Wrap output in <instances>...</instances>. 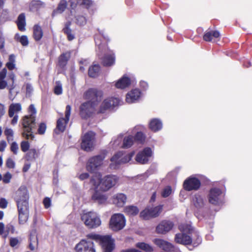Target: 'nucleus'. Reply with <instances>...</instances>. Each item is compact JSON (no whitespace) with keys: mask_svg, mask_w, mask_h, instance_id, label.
<instances>
[{"mask_svg":"<svg viewBox=\"0 0 252 252\" xmlns=\"http://www.w3.org/2000/svg\"><path fill=\"white\" fill-rule=\"evenodd\" d=\"M35 117L32 115L25 116L22 119L21 123L23 128L22 135L27 140H32L34 137L32 130L35 127Z\"/></svg>","mask_w":252,"mask_h":252,"instance_id":"5","label":"nucleus"},{"mask_svg":"<svg viewBox=\"0 0 252 252\" xmlns=\"http://www.w3.org/2000/svg\"><path fill=\"white\" fill-rule=\"evenodd\" d=\"M15 38L19 41L23 46H27L29 44L28 37L26 35H22L20 37V36L17 34L15 35Z\"/></svg>","mask_w":252,"mask_h":252,"instance_id":"45","label":"nucleus"},{"mask_svg":"<svg viewBox=\"0 0 252 252\" xmlns=\"http://www.w3.org/2000/svg\"><path fill=\"white\" fill-rule=\"evenodd\" d=\"M220 36V34L218 31H209L205 33L203 36V39L206 41H211L212 40L213 37L218 38Z\"/></svg>","mask_w":252,"mask_h":252,"instance_id":"32","label":"nucleus"},{"mask_svg":"<svg viewBox=\"0 0 252 252\" xmlns=\"http://www.w3.org/2000/svg\"><path fill=\"white\" fill-rule=\"evenodd\" d=\"M154 243L160 248L165 251H171L173 248L171 243L162 239H155L154 240Z\"/></svg>","mask_w":252,"mask_h":252,"instance_id":"25","label":"nucleus"},{"mask_svg":"<svg viewBox=\"0 0 252 252\" xmlns=\"http://www.w3.org/2000/svg\"><path fill=\"white\" fill-rule=\"evenodd\" d=\"M126 196L125 194L119 193L113 195L112 201L117 207H122L126 203Z\"/></svg>","mask_w":252,"mask_h":252,"instance_id":"24","label":"nucleus"},{"mask_svg":"<svg viewBox=\"0 0 252 252\" xmlns=\"http://www.w3.org/2000/svg\"><path fill=\"white\" fill-rule=\"evenodd\" d=\"M33 91V88L31 84H26V94H30Z\"/></svg>","mask_w":252,"mask_h":252,"instance_id":"63","label":"nucleus"},{"mask_svg":"<svg viewBox=\"0 0 252 252\" xmlns=\"http://www.w3.org/2000/svg\"><path fill=\"white\" fill-rule=\"evenodd\" d=\"M99 175L93 176L90 180L94 187L99 189L103 192L107 191L114 187L118 181V178L114 175H107L100 179Z\"/></svg>","mask_w":252,"mask_h":252,"instance_id":"2","label":"nucleus"},{"mask_svg":"<svg viewBox=\"0 0 252 252\" xmlns=\"http://www.w3.org/2000/svg\"><path fill=\"white\" fill-rule=\"evenodd\" d=\"M29 112L30 113L29 115H32L35 117L36 110L33 104H31L30 105L29 107Z\"/></svg>","mask_w":252,"mask_h":252,"instance_id":"59","label":"nucleus"},{"mask_svg":"<svg viewBox=\"0 0 252 252\" xmlns=\"http://www.w3.org/2000/svg\"><path fill=\"white\" fill-rule=\"evenodd\" d=\"M18 29L22 32L25 31L26 19L25 15L24 13L20 14L16 22Z\"/></svg>","mask_w":252,"mask_h":252,"instance_id":"31","label":"nucleus"},{"mask_svg":"<svg viewBox=\"0 0 252 252\" xmlns=\"http://www.w3.org/2000/svg\"><path fill=\"white\" fill-rule=\"evenodd\" d=\"M38 240L36 236L31 235L30 236L29 247L32 251L35 249V246L37 245Z\"/></svg>","mask_w":252,"mask_h":252,"instance_id":"41","label":"nucleus"},{"mask_svg":"<svg viewBox=\"0 0 252 252\" xmlns=\"http://www.w3.org/2000/svg\"><path fill=\"white\" fill-rule=\"evenodd\" d=\"M130 84V79L126 76H124L117 81L115 86L118 89H123L129 86Z\"/></svg>","mask_w":252,"mask_h":252,"instance_id":"28","label":"nucleus"},{"mask_svg":"<svg viewBox=\"0 0 252 252\" xmlns=\"http://www.w3.org/2000/svg\"><path fill=\"white\" fill-rule=\"evenodd\" d=\"M205 198L199 194H195L192 199V203L194 207V214L198 219L203 217L202 210L206 203Z\"/></svg>","mask_w":252,"mask_h":252,"instance_id":"9","label":"nucleus"},{"mask_svg":"<svg viewBox=\"0 0 252 252\" xmlns=\"http://www.w3.org/2000/svg\"><path fill=\"white\" fill-rule=\"evenodd\" d=\"M75 249L76 252H95L94 243L91 240H82Z\"/></svg>","mask_w":252,"mask_h":252,"instance_id":"16","label":"nucleus"},{"mask_svg":"<svg viewBox=\"0 0 252 252\" xmlns=\"http://www.w3.org/2000/svg\"><path fill=\"white\" fill-rule=\"evenodd\" d=\"M94 192L92 196V200L99 204H103L105 203L107 200V196L104 193L99 191V189H96L94 187Z\"/></svg>","mask_w":252,"mask_h":252,"instance_id":"21","label":"nucleus"},{"mask_svg":"<svg viewBox=\"0 0 252 252\" xmlns=\"http://www.w3.org/2000/svg\"><path fill=\"white\" fill-rule=\"evenodd\" d=\"M6 166L9 168H14L15 166L14 161L11 158H8L6 161Z\"/></svg>","mask_w":252,"mask_h":252,"instance_id":"57","label":"nucleus"},{"mask_svg":"<svg viewBox=\"0 0 252 252\" xmlns=\"http://www.w3.org/2000/svg\"><path fill=\"white\" fill-rule=\"evenodd\" d=\"M11 178V174L9 172H7L3 175L2 180L4 183L8 184L10 182Z\"/></svg>","mask_w":252,"mask_h":252,"instance_id":"55","label":"nucleus"},{"mask_svg":"<svg viewBox=\"0 0 252 252\" xmlns=\"http://www.w3.org/2000/svg\"><path fill=\"white\" fill-rule=\"evenodd\" d=\"M20 241L17 237H11L9 239V245L11 247H14L18 245Z\"/></svg>","mask_w":252,"mask_h":252,"instance_id":"54","label":"nucleus"},{"mask_svg":"<svg viewBox=\"0 0 252 252\" xmlns=\"http://www.w3.org/2000/svg\"><path fill=\"white\" fill-rule=\"evenodd\" d=\"M133 155V152L126 155L122 152L117 153L111 158L112 163L110 165V168L116 169L118 168L121 164L128 162L131 160Z\"/></svg>","mask_w":252,"mask_h":252,"instance_id":"8","label":"nucleus"},{"mask_svg":"<svg viewBox=\"0 0 252 252\" xmlns=\"http://www.w3.org/2000/svg\"><path fill=\"white\" fill-rule=\"evenodd\" d=\"M96 105L92 103L91 102H86L82 104L80 107V114L83 119L90 117L94 111Z\"/></svg>","mask_w":252,"mask_h":252,"instance_id":"18","label":"nucleus"},{"mask_svg":"<svg viewBox=\"0 0 252 252\" xmlns=\"http://www.w3.org/2000/svg\"><path fill=\"white\" fill-rule=\"evenodd\" d=\"M14 75H12L11 76L12 84L10 85L9 86H7V83L4 80H0V90L4 89L6 87H7V89L9 90V93L10 94H11L12 93V91L15 88V86L14 85Z\"/></svg>","mask_w":252,"mask_h":252,"instance_id":"34","label":"nucleus"},{"mask_svg":"<svg viewBox=\"0 0 252 252\" xmlns=\"http://www.w3.org/2000/svg\"><path fill=\"white\" fill-rule=\"evenodd\" d=\"M7 73V70L6 68H3L0 72V80H4Z\"/></svg>","mask_w":252,"mask_h":252,"instance_id":"64","label":"nucleus"},{"mask_svg":"<svg viewBox=\"0 0 252 252\" xmlns=\"http://www.w3.org/2000/svg\"><path fill=\"white\" fill-rule=\"evenodd\" d=\"M121 100L117 97H111L106 98L102 103L98 112L103 113L106 110L113 109L118 106Z\"/></svg>","mask_w":252,"mask_h":252,"instance_id":"17","label":"nucleus"},{"mask_svg":"<svg viewBox=\"0 0 252 252\" xmlns=\"http://www.w3.org/2000/svg\"><path fill=\"white\" fill-rule=\"evenodd\" d=\"M20 147L23 152H26L29 150L30 143L27 141H23L21 142Z\"/></svg>","mask_w":252,"mask_h":252,"instance_id":"51","label":"nucleus"},{"mask_svg":"<svg viewBox=\"0 0 252 252\" xmlns=\"http://www.w3.org/2000/svg\"><path fill=\"white\" fill-rule=\"evenodd\" d=\"M78 3L89 6L92 4L93 2L90 0H79Z\"/></svg>","mask_w":252,"mask_h":252,"instance_id":"62","label":"nucleus"},{"mask_svg":"<svg viewBox=\"0 0 252 252\" xmlns=\"http://www.w3.org/2000/svg\"><path fill=\"white\" fill-rule=\"evenodd\" d=\"M18 145L16 142L12 141L10 145V150L14 155H17L18 151Z\"/></svg>","mask_w":252,"mask_h":252,"instance_id":"53","label":"nucleus"},{"mask_svg":"<svg viewBox=\"0 0 252 252\" xmlns=\"http://www.w3.org/2000/svg\"><path fill=\"white\" fill-rule=\"evenodd\" d=\"M172 189L170 186L165 187L161 191V194L163 197H167L171 194Z\"/></svg>","mask_w":252,"mask_h":252,"instance_id":"50","label":"nucleus"},{"mask_svg":"<svg viewBox=\"0 0 252 252\" xmlns=\"http://www.w3.org/2000/svg\"><path fill=\"white\" fill-rule=\"evenodd\" d=\"M70 25L71 22H67L65 24L64 28L63 30V32L67 35V39L70 41L73 40L74 38V36L72 33L71 30L70 29Z\"/></svg>","mask_w":252,"mask_h":252,"instance_id":"35","label":"nucleus"},{"mask_svg":"<svg viewBox=\"0 0 252 252\" xmlns=\"http://www.w3.org/2000/svg\"><path fill=\"white\" fill-rule=\"evenodd\" d=\"M141 96V92L138 89H134L127 93L126 100L128 103L136 102Z\"/></svg>","mask_w":252,"mask_h":252,"instance_id":"23","label":"nucleus"},{"mask_svg":"<svg viewBox=\"0 0 252 252\" xmlns=\"http://www.w3.org/2000/svg\"><path fill=\"white\" fill-rule=\"evenodd\" d=\"M154 243L160 248L165 251H171L173 248L171 243L162 239H155L154 240Z\"/></svg>","mask_w":252,"mask_h":252,"instance_id":"26","label":"nucleus"},{"mask_svg":"<svg viewBox=\"0 0 252 252\" xmlns=\"http://www.w3.org/2000/svg\"><path fill=\"white\" fill-rule=\"evenodd\" d=\"M16 202L18 213H29V196L27 188L20 187L15 192L14 197Z\"/></svg>","mask_w":252,"mask_h":252,"instance_id":"4","label":"nucleus"},{"mask_svg":"<svg viewBox=\"0 0 252 252\" xmlns=\"http://www.w3.org/2000/svg\"><path fill=\"white\" fill-rule=\"evenodd\" d=\"M43 36V32L41 28L38 25H35L33 27V37L36 41H39Z\"/></svg>","mask_w":252,"mask_h":252,"instance_id":"36","label":"nucleus"},{"mask_svg":"<svg viewBox=\"0 0 252 252\" xmlns=\"http://www.w3.org/2000/svg\"><path fill=\"white\" fill-rule=\"evenodd\" d=\"M99 70V65L98 64H94L89 68L88 71L89 75L91 77H95L98 76Z\"/></svg>","mask_w":252,"mask_h":252,"instance_id":"37","label":"nucleus"},{"mask_svg":"<svg viewBox=\"0 0 252 252\" xmlns=\"http://www.w3.org/2000/svg\"><path fill=\"white\" fill-rule=\"evenodd\" d=\"M43 204L45 208L47 209L50 207L51 205V200L49 197H46L43 200Z\"/></svg>","mask_w":252,"mask_h":252,"instance_id":"61","label":"nucleus"},{"mask_svg":"<svg viewBox=\"0 0 252 252\" xmlns=\"http://www.w3.org/2000/svg\"><path fill=\"white\" fill-rule=\"evenodd\" d=\"M63 93L62 85L60 81L56 82V86L54 88V93L56 94L60 95Z\"/></svg>","mask_w":252,"mask_h":252,"instance_id":"49","label":"nucleus"},{"mask_svg":"<svg viewBox=\"0 0 252 252\" xmlns=\"http://www.w3.org/2000/svg\"><path fill=\"white\" fill-rule=\"evenodd\" d=\"M81 219L85 225L89 228H95L101 225V221L99 216L94 212L90 211L84 213Z\"/></svg>","mask_w":252,"mask_h":252,"instance_id":"6","label":"nucleus"},{"mask_svg":"<svg viewBox=\"0 0 252 252\" xmlns=\"http://www.w3.org/2000/svg\"><path fill=\"white\" fill-rule=\"evenodd\" d=\"M124 211L128 215L134 216L138 214L139 210L136 206H128L125 207Z\"/></svg>","mask_w":252,"mask_h":252,"instance_id":"39","label":"nucleus"},{"mask_svg":"<svg viewBox=\"0 0 252 252\" xmlns=\"http://www.w3.org/2000/svg\"><path fill=\"white\" fill-rule=\"evenodd\" d=\"M4 133L6 137L8 143L13 141L14 132L11 128L8 127L5 128Z\"/></svg>","mask_w":252,"mask_h":252,"instance_id":"43","label":"nucleus"},{"mask_svg":"<svg viewBox=\"0 0 252 252\" xmlns=\"http://www.w3.org/2000/svg\"><path fill=\"white\" fill-rule=\"evenodd\" d=\"M209 203L215 205H219L223 202V195L222 191L216 188L210 189L208 195Z\"/></svg>","mask_w":252,"mask_h":252,"instance_id":"14","label":"nucleus"},{"mask_svg":"<svg viewBox=\"0 0 252 252\" xmlns=\"http://www.w3.org/2000/svg\"><path fill=\"white\" fill-rule=\"evenodd\" d=\"M29 213H18V221L20 224H25L28 220Z\"/></svg>","mask_w":252,"mask_h":252,"instance_id":"44","label":"nucleus"},{"mask_svg":"<svg viewBox=\"0 0 252 252\" xmlns=\"http://www.w3.org/2000/svg\"><path fill=\"white\" fill-rule=\"evenodd\" d=\"M22 110V106L20 103H11L8 108V116L10 118H12L14 115L17 114Z\"/></svg>","mask_w":252,"mask_h":252,"instance_id":"27","label":"nucleus"},{"mask_svg":"<svg viewBox=\"0 0 252 252\" xmlns=\"http://www.w3.org/2000/svg\"><path fill=\"white\" fill-rule=\"evenodd\" d=\"M68 122H66V119L61 118L57 121V128L61 132H63L65 129L66 125Z\"/></svg>","mask_w":252,"mask_h":252,"instance_id":"40","label":"nucleus"},{"mask_svg":"<svg viewBox=\"0 0 252 252\" xmlns=\"http://www.w3.org/2000/svg\"><path fill=\"white\" fill-rule=\"evenodd\" d=\"M179 229L182 233L176 235L175 240L177 243L184 245L191 244L192 242V238L190 237V236L187 235L186 233L192 235V233H194L197 236L196 243L199 244L201 243V238L196 232H194V230L190 225L186 223L181 224L179 226Z\"/></svg>","mask_w":252,"mask_h":252,"instance_id":"3","label":"nucleus"},{"mask_svg":"<svg viewBox=\"0 0 252 252\" xmlns=\"http://www.w3.org/2000/svg\"><path fill=\"white\" fill-rule=\"evenodd\" d=\"M134 139L131 135L126 136L124 138L122 147L124 148H130L133 144Z\"/></svg>","mask_w":252,"mask_h":252,"instance_id":"38","label":"nucleus"},{"mask_svg":"<svg viewBox=\"0 0 252 252\" xmlns=\"http://www.w3.org/2000/svg\"><path fill=\"white\" fill-rule=\"evenodd\" d=\"M76 23L80 26H84L86 24V19L83 16H77L76 17Z\"/></svg>","mask_w":252,"mask_h":252,"instance_id":"52","label":"nucleus"},{"mask_svg":"<svg viewBox=\"0 0 252 252\" xmlns=\"http://www.w3.org/2000/svg\"><path fill=\"white\" fill-rule=\"evenodd\" d=\"M102 92L95 89H90L84 94L85 99H88V102H91L96 105L101 101Z\"/></svg>","mask_w":252,"mask_h":252,"instance_id":"15","label":"nucleus"},{"mask_svg":"<svg viewBox=\"0 0 252 252\" xmlns=\"http://www.w3.org/2000/svg\"><path fill=\"white\" fill-rule=\"evenodd\" d=\"M95 133L92 131L86 133L82 138L81 148L89 152L93 150L94 146Z\"/></svg>","mask_w":252,"mask_h":252,"instance_id":"12","label":"nucleus"},{"mask_svg":"<svg viewBox=\"0 0 252 252\" xmlns=\"http://www.w3.org/2000/svg\"><path fill=\"white\" fill-rule=\"evenodd\" d=\"M136 246L137 248L147 252H150L153 251V248L151 246L143 242L137 243Z\"/></svg>","mask_w":252,"mask_h":252,"instance_id":"42","label":"nucleus"},{"mask_svg":"<svg viewBox=\"0 0 252 252\" xmlns=\"http://www.w3.org/2000/svg\"><path fill=\"white\" fill-rule=\"evenodd\" d=\"M71 107L69 105H67L66 106L65 111V119H66V122H68L69 120V117L71 113Z\"/></svg>","mask_w":252,"mask_h":252,"instance_id":"56","label":"nucleus"},{"mask_svg":"<svg viewBox=\"0 0 252 252\" xmlns=\"http://www.w3.org/2000/svg\"><path fill=\"white\" fill-rule=\"evenodd\" d=\"M162 205H158L155 207H147L141 212L140 216L144 220L157 217L162 210Z\"/></svg>","mask_w":252,"mask_h":252,"instance_id":"13","label":"nucleus"},{"mask_svg":"<svg viewBox=\"0 0 252 252\" xmlns=\"http://www.w3.org/2000/svg\"><path fill=\"white\" fill-rule=\"evenodd\" d=\"M88 238L99 240L103 252H111L114 248V241L109 236H100L95 234L87 235Z\"/></svg>","mask_w":252,"mask_h":252,"instance_id":"7","label":"nucleus"},{"mask_svg":"<svg viewBox=\"0 0 252 252\" xmlns=\"http://www.w3.org/2000/svg\"><path fill=\"white\" fill-rule=\"evenodd\" d=\"M39 156V152L35 149H31L25 155V158L28 161H33Z\"/></svg>","mask_w":252,"mask_h":252,"instance_id":"30","label":"nucleus"},{"mask_svg":"<svg viewBox=\"0 0 252 252\" xmlns=\"http://www.w3.org/2000/svg\"><path fill=\"white\" fill-rule=\"evenodd\" d=\"M173 227V223L170 221L163 220L157 227L156 231L158 233L165 234L170 231Z\"/></svg>","mask_w":252,"mask_h":252,"instance_id":"22","label":"nucleus"},{"mask_svg":"<svg viewBox=\"0 0 252 252\" xmlns=\"http://www.w3.org/2000/svg\"><path fill=\"white\" fill-rule=\"evenodd\" d=\"M200 185V181L197 178L193 177L188 178L184 183V188L188 191L197 190Z\"/></svg>","mask_w":252,"mask_h":252,"instance_id":"19","label":"nucleus"},{"mask_svg":"<svg viewBox=\"0 0 252 252\" xmlns=\"http://www.w3.org/2000/svg\"><path fill=\"white\" fill-rule=\"evenodd\" d=\"M137 127H135L133 129V131L134 132H136L135 138H134L135 140L138 141L140 142H142L145 139V136L141 132L136 131ZM134 132H133V133Z\"/></svg>","mask_w":252,"mask_h":252,"instance_id":"48","label":"nucleus"},{"mask_svg":"<svg viewBox=\"0 0 252 252\" xmlns=\"http://www.w3.org/2000/svg\"><path fill=\"white\" fill-rule=\"evenodd\" d=\"M126 224L124 216L121 214H115L112 216L109 222L110 228L113 231L122 229Z\"/></svg>","mask_w":252,"mask_h":252,"instance_id":"11","label":"nucleus"},{"mask_svg":"<svg viewBox=\"0 0 252 252\" xmlns=\"http://www.w3.org/2000/svg\"><path fill=\"white\" fill-rule=\"evenodd\" d=\"M6 230L5 231L4 236H3L4 238H6L9 234L10 232L12 234H14L15 233H17V232H15V229L14 226L11 224H8L6 225L5 227Z\"/></svg>","mask_w":252,"mask_h":252,"instance_id":"47","label":"nucleus"},{"mask_svg":"<svg viewBox=\"0 0 252 252\" xmlns=\"http://www.w3.org/2000/svg\"><path fill=\"white\" fill-rule=\"evenodd\" d=\"M7 201L5 198H1L0 199V208L4 209L7 206Z\"/></svg>","mask_w":252,"mask_h":252,"instance_id":"60","label":"nucleus"},{"mask_svg":"<svg viewBox=\"0 0 252 252\" xmlns=\"http://www.w3.org/2000/svg\"><path fill=\"white\" fill-rule=\"evenodd\" d=\"M105 158V154L101 153L91 158L87 163V170L91 172L97 170L103 164V161Z\"/></svg>","mask_w":252,"mask_h":252,"instance_id":"10","label":"nucleus"},{"mask_svg":"<svg viewBox=\"0 0 252 252\" xmlns=\"http://www.w3.org/2000/svg\"><path fill=\"white\" fill-rule=\"evenodd\" d=\"M99 32V35H96L94 36L95 44L97 47L96 49L97 54L101 60L104 66H111L115 63L114 55L108 50L105 42H102L100 39L102 37L104 39H106V37L103 34V32L101 31Z\"/></svg>","mask_w":252,"mask_h":252,"instance_id":"1","label":"nucleus"},{"mask_svg":"<svg viewBox=\"0 0 252 252\" xmlns=\"http://www.w3.org/2000/svg\"><path fill=\"white\" fill-rule=\"evenodd\" d=\"M67 5V1L65 0H61L57 8L54 10L53 15L62 13L66 8Z\"/></svg>","mask_w":252,"mask_h":252,"instance_id":"33","label":"nucleus"},{"mask_svg":"<svg viewBox=\"0 0 252 252\" xmlns=\"http://www.w3.org/2000/svg\"><path fill=\"white\" fill-rule=\"evenodd\" d=\"M149 126L152 131L156 132L162 128V124L159 120L154 119L151 121Z\"/></svg>","mask_w":252,"mask_h":252,"instance_id":"29","label":"nucleus"},{"mask_svg":"<svg viewBox=\"0 0 252 252\" xmlns=\"http://www.w3.org/2000/svg\"><path fill=\"white\" fill-rule=\"evenodd\" d=\"M69 58V55L67 53L63 54L61 55L59 59V63L60 65L64 66Z\"/></svg>","mask_w":252,"mask_h":252,"instance_id":"46","label":"nucleus"},{"mask_svg":"<svg viewBox=\"0 0 252 252\" xmlns=\"http://www.w3.org/2000/svg\"><path fill=\"white\" fill-rule=\"evenodd\" d=\"M152 155L151 148H146L143 151L139 152L136 157V161L140 164H146L149 161V158Z\"/></svg>","mask_w":252,"mask_h":252,"instance_id":"20","label":"nucleus"},{"mask_svg":"<svg viewBox=\"0 0 252 252\" xmlns=\"http://www.w3.org/2000/svg\"><path fill=\"white\" fill-rule=\"evenodd\" d=\"M46 129V126L44 123H41L38 128V133L40 134H43L45 133Z\"/></svg>","mask_w":252,"mask_h":252,"instance_id":"58","label":"nucleus"}]
</instances>
